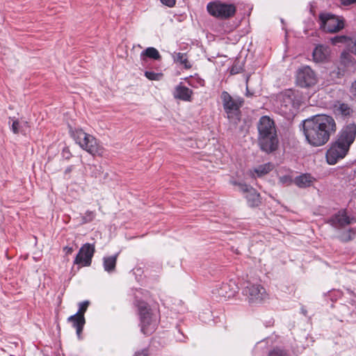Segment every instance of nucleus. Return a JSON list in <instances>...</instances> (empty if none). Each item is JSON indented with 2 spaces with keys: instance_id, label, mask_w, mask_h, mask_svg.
I'll return each instance as SVG.
<instances>
[{
  "instance_id": "obj_1",
  "label": "nucleus",
  "mask_w": 356,
  "mask_h": 356,
  "mask_svg": "<svg viewBox=\"0 0 356 356\" xmlns=\"http://www.w3.org/2000/svg\"><path fill=\"white\" fill-rule=\"evenodd\" d=\"M337 131L335 120L327 115H316L303 122V133L309 144L319 147L328 142Z\"/></svg>"
},
{
  "instance_id": "obj_2",
  "label": "nucleus",
  "mask_w": 356,
  "mask_h": 356,
  "mask_svg": "<svg viewBox=\"0 0 356 356\" xmlns=\"http://www.w3.org/2000/svg\"><path fill=\"white\" fill-rule=\"evenodd\" d=\"M356 136V125L350 124L339 133L336 141L332 143L326 153L327 162L334 165L347 154Z\"/></svg>"
},
{
  "instance_id": "obj_3",
  "label": "nucleus",
  "mask_w": 356,
  "mask_h": 356,
  "mask_svg": "<svg viewBox=\"0 0 356 356\" xmlns=\"http://www.w3.org/2000/svg\"><path fill=\"white\" fill-rule=\"evenodd\" d=\"M257 129L258 143L261 149L267 153L275 151L278 145V138L274 120L267 115L261 117Z\"/></svg>"
},
{
  "instance_id": "obj_4",
  "label": "nucleus",
  "mask_w": 356,
  "mask_h": 356,
  "mask_svg": "<svg viewBox=\"0 0 356 356\" xmlns=\"http://www.w3.org/2000/svg\"><path fill=\"white\" fill-rule=\"evenodd\" d=\"M140 316V326L144 334H151L156 329L159 323V316L153 313L147 303L140 302L138 305Z\"/></svg>"
},
{
  "instance_id": "obj_5",
  "label": "nucleus",
  "mask_w": 356,
  "mask_h": 356,
  "mask_svg": "<svg viewBox=\"0 0 356 356\" xmlns=\"http://www.w3.org/2000/svg\"><path fill=\"white\" fill-rule=\"evenodd\" d=\"M74 138L76 143L91 155H103L104 149L93 136L79 129L74 133Z\"/></svg>"
},
{
  "instance_id": "obj_6",
  "label": "nucleus",
  "mask_w": 356,
  "mask_h": 356,
  "mask_svg": "<svg viewBox=\"0 0 356 356\" xmlns=\"http://www.w3.org/2000/svg\"><path fill=\"white\" fill-rule=\"evenodd\" d=\"M221 99L228 119L236 124L240 120V108L243 104V99L239 97H232L226 91L222 92Z\"/></svg>"
},
{
  "instance_id": "obj_7",
  "label": "nucleus",
  "mask_w": 356,
  "mask_h": 356,
  "mask_svg": "<svg viewBox=\"0 0 356 356\" xmlns=\"http://www.w3.org/2000/svg\"><path fill=\"white\" fill-rule=\"evenodd\" d=\"M320 28L327 33H336L344 27L342 17L330 13H321L318 16Z\"/></svg>"
},
{
  "instance_id": "obj_8",
  "label": "nucleus",
  "mask_w": 356,
  "mask_h": 356,
  "mask_svg": "<svg viewBox=\"0 0 356 356\" xmlns=\"http://www.w3.org/2000/svg\"><path fill=\"white\" fill-rule=\"evenodd\" d=\"M243 293L247 297L250 304L258 305L268 298L266 289L258 284L248 282L243 290Z\"/></svg>"
},
{
  "instance_id": "obj_9",
  "label": "nucleus",
  "mask_w": 356,
  "mask_h": 356,
  "mask_svg": "<svg viewBox=\"0 0 356 356\" xmlns=\"http://www.w3.org/2000/svg\"><path fill=\"white\" fill-rule=\"evenodd\" d=\"M207 11L216 17L226 19L233 16L236 12V8L233 4L213 1L207 4Z\"/></svg>"
},
{
  "instance_id": "obj_10",
  "label": "nucleus",
  "mask_w": 356,
  "mask_h": 356,
  "mask_svg": "<svg viewBox=\"0 0 356 356\" xmlns=\"http://www.w3.org/2000/svg\"><path fill=\"white\" fill-rule=\"evenodd\" d=\"M318 82L315 72L309 66L300 68L296 74V83L302 88H311Z\"/></svg>"
},
{
  "instance_id": "obj_11",
  "label": "nucleus",
  "mask_w": 356,
  "mask_h": 356,
  "mask_svg": "<svg viewBox=\"0 0 356 356\" xmlns=\"http://www.w3.org/2000/svg\"><path fill=\"white\" fill-rule=\"evenodd\" d=\"M95 251V248L93 244L83 245L75 257L74 264L81 266H90Z\"/></svg>"
},
{
  "instance_id": "obj_12",
  "label": "nucleus",
  "mask_w": 356,
  "mask_h": 356,
  "mask_svg": "<svg viewBox=\"0 0 356 356\" xmlns=\"http://www.w3.org/2000/svg\"><path fill=\"white\" fill-rule=\"evenodd\" d=\"M280 106L284 113L293 115L298 110L300 103L298 100L295 99L293 92L289 91L282 96Z\"/></svg>"
},
{
  "instance_id": "obj_13",
  "label": "nucleus",
  "mask_w": 356,
  "mask_h": 356,
  "mask_svg": "<svg viewBox=\"0 0 356 356\" xmlns=\"http://www.w3.org/2000/svg\"><path fill=\"white\" fill-rule=\"evenodd\" d=\"M238 291V286L234 282L229 283L218 284L212 290L213 294L222 298H230L235 296Z\"/></svg>"
},
{
  "instance_id": "obj_14",
  "label": "nucleus",
  "mask_w": 356,
  "mask_h": 356,
  "mask_svg": "<svg viewBox=\"0 0 356 356\" xmlns=\"http://www.w3.org/2000/svg\"><path fill=\"white\" fill-rule=\"evenodd\" d=\"M330 221L334 227L341 228L351 224L353 221V218H350L347 216L346 211L341 210L332 216Z\"/></svg>"
},
{
  "instance_id": "obj_15",
  "label": "nucleus",
  "mask_w": 356,
  "mask_h": 356,
  "mask_svg": "<svg viewBox=\"0 0 356 356\" xmlns=\"http://www.w3.org/2000/svg\"><path fill=\"white\" fill-rule=\"evenodd\" d=\"M330 48L327 46L319 44L316 47L313 51V58L315 62H323L326 60L330 55Z\"/></svg>"
},
{
  "instance_id": "obj_16",
  "label": "nucleus",
  "mask_w": 356,
  "mask_h": 356,
  "mask_svg": "<svg viewBox=\"0 0 356 356\" xmlns=\"http://www.w3.org/2000/svg\"><path fill=\"white\" fill-rule=\"evenodd\" d=\"M67 321L71 323L73 327L76 329V334L79 338H81V334L86 323L84 316H80L76 314L70 316L67 318Z\"/></svg>"
},
{
  "instance_id": "obj_17",
  "label": "nucleus",
  "mask_w": 356,
  "mask_h": 356,
  "mask_svg": "<svg viewBox=\"0 0 356 356\" xmlns=\"http://www.w3.org/2000/svg\"><path fill=\"white\" fill-rule=\"evenodd\" d=\"M192 94V90L184 86H178L176 87L174 96L175 98L183 101H191Z\"/></svg>"
},
{
  "instance_id": "obj_18",
  "label": "nucleus",
  "mask_w": 356,
  "mask_h": 356,
  "mask_svg": "<svg viewBox=\"0 0 356 356\" xmlns=\"http://www.w3.org/2000/svg\"><path fill=\"white\" fill-rule=\"evenodd\" d=\"M315 181L309 174H303L296 177L294 182L299 188H307L312 186Z\"/></svg>"
},
{
  "instance_id": "obj_19",
  "label": "nucleus",
  "mask_w": 356,
  "mask_h": 356,
  "mask_svg": "<svg viewBox=\"0 0 356 356\" xmlns=\"http://www.w3.org/2000/svg\"><path fill=\"white\" fill-rule=\"evenodd\" d=\"M118 254L103 258V266L104 270L108 273H112L115 269L116 261Z\"/></svg>"
},
{
  "instance_id": "obj_20",
  "label": "nucleus",
  "mask_w": 356,
  "mask_h": 356,
  "mask_svg": "<svg viewBox=\"0 0 356 356\" xmlns=\"http://www.w3.org/2000/svg\"><path fill=\"white\" fill-rule=\"evenodd\" d=\"M146 58H149L154 60H160L161 56L156 48L147 47L140 54V59L142 60L145 61Z\"/></svg>"
},
{
  "instance_id": "obj_21",
  "label": "nucleus",
  "mask_w": 356,
  "mask_h": 356,
  "mask_svg": "<svg viewBox=\"0 0 356 356\" xmlns=\"http://www.w3.org/2000/svg\"><path fill=\"white\" fill-rule=\"evenodd\" d=\"M172 56L175 62L179 63L180 65H183L186 69H190L191 67V65L188 62L186 54L175 52Z\"/></svg>"
},
{
  "instance_id": "obj_22",
  "label": "nucleus",
  "mask_w": 356,
  "mask_h": 356,
  "mask_svg": "<svg viewBox=\"0 0 356 356\" xmlns=\"http://www.w3.org/2000/svg\"><path fill=\"white\" fill-rule=\"evenodd\" d=\"M273 168L274 165L271 163H267L260 165L257 168H254V172L257 173L258 177H261L270 172Z\"/></svg>"
},
{
  "instance_id": "obj_23",
  "label": "nucleus",
  "mask_w": 356,
  "mask_h": 356,
  "mask_svg": "<svg viewBox=\"0 0 356 356\" xmlns=\"http://www.w3.org/2000/svg\"><path fill=\"white\" fill-rule=\"evenodd\" d=\"M246 199L248 200L251 207L258 205L259 202V195L253 188V191H250L248 194L245 195Z\"/></svg>"
},
{
  "instance_id": "obj_24",
  "label": "nucleus",
  "mask_w": 356,
  "mask_h": 356,
  "mask_svg": "<svg viewBox=\"0 0 356 356\" xmlns=\"http://www.w3.org/2000/svg\"><path fill=\"white\" fill-rule=\"evenodd\" d=\"M335 112L343 116H348L352 113V109L346 104H340L335 106Z\"/></svg>"
},
{
  "instance_id": "obj_25",
  "label": "nucleus",
  "mask_w": 356,
  "mask_h": 356,
  "mask_svg": "<svg viewBox=\"0 0 356 356\" xmlns=\"http://www.w3.org/2000/svg\"><path fill=\"white\" fill-rule=\"evenodd\" d=\"M230 183L233 185V186H238V191H241V193L245 194V195L247 194H248V193L250 191H253V188L251 187L249 185H247L244 183H241V182H238L236 181H234V180H232L230 181Z\"/></svg>"
},
{
  "instance_id": "obj_26",
  "label": "nucleus",
  "mask_w": 356,
  "mask_h": 356,
  "mask_svg": "<svg viewBox=\"0 0 356 356\" xmlns=\"http://www.w3.org/2000/svg\"><path fill=\"white\" fill-rule=\"evenodd\" d=\"M90 302L88 300L81 302L79 304V310L75 314L80 316H84V313L86 312Z\"/></svg>"
},
{
  "instance_id": "obj_27",
  "label": "nucleus",
  "mask_w": 356,
  "mask_h": 356,
  "mask_svg": "<svg viewBox=\"0 0 356 356\" xmlns=\"http://www.w3.org/2000/svg\"><path fill=\"white\" fill-rule=\"evenodd\" d=\"M145 75L148 79L152 80V81H159L163 76V74L161 73H156L154 72H149V71L145 72Z\"/></svg>"
},
{
  "instance_id": "obj_28",
  "label": "nucleus",
  "mask_w": 356,
  "mask_h": 356,
  "mask_svg": "<svg viewBox=\"0 0 356 356\" xmlns=\"http://www.w3.org/2000/svg\"><path fill=\"white\" fill-rule=\"evenodd\" d=\"M268 356H290V355L285 350L275 348L269 353Z\"/></svg>"
},
{
  "instance_id": "obj_29",
  "label": "nucleus",
  "mask_w": 356,
  "mask_h": 356,
  "mask_svg": "<svg viewBox=\"0 0 356 356\" xmlns=\"http://www.w3.org/2000/svg\"><path fill=\"white\" fill-rule=\"evenodd\" d=\"M348 38L344 35L335 36L331 39V42L334 44H336L339 42H346Z\"/></svg>"
},
{
  "instance_id": "obj_30",
  "label": "nucleus",
  "mask_w": 356,
  "mask_h": 356,
  "mask_svg": "<svg viewBox=\"0 0 356 356\" xmlns=\"http://www.w3.org/2000/svg\"><path fill=\"white\" fill-rule=\"evenodd\" d=\"M11 129L14 134H18L19 131V123L17 120H15L13 122Z\"/></svg>"
},
{
  "instance_id": "obj_31",
  "label": "nucleus",
  "mask_w": 356,
  "mask_h": 356,
  "mask_svg": "<svg viewBox=\"0 0 356 356\" xmlns=\"http://www.w3.org/2000/svg\"><path fill=\"white\" fill-rule=\"evenodd\" d=\"M280 182L282 184H289L291 183V178L289 177V176H282V177H280Z\"/></svg>"
},
{
  "instance_id": "obj_32",
  "label": "nucleus",
  "mask_w": 356,
  "mask_h": 356,
  "mask_svg": "<svg viewBox=\"0 0 356 356\" xmlns=\"http://www.w3.org/2000/svg\"><path fill=\"white\" fill-rule=\"evenodd\" d=\"M160 1L163 5L166 6L169 8L173 7L176 3V0H160Z\"/></svg>"
},
{
  "instance_id": "obj_33",
  "label": "nucleus",
  "mask_w": 356,
  "mask_h": 356,
  "mask_svg": "<svg viewBox=\"0 0 356 356\" xmlns=\"http://www.w3.org/2000/svg\"><path fill=\"white\" fill-rule=\"evenodd\" d=\"M352 234H354V233L352 231H349L347 233H344L341 237V239L343 241H349L352 239Z\"/></svg>"
},
{
  "instance_id": "obj_34",
  "label": "nucleus",
  "mask_w": 356,
  "mask_h": 356,
  "mask_svg": "<svg viewBox=\"0 0 356 356\" xmlns=\"http://www.w3.org/2000/svg\"><path fill=\"white\" fill-rule=\"evenodd\" d=\"M343 5L348 6L356 3V0H341Z\"/></svg>"
},
{
  "instance_id": "obj_35",
  "label": "nucleus",
  "mask_w": 356,
  "mask_h": 356,
  "mask_svg": "<svg viewBox=\"0 0 356 356\" xmlns=\"http://www.w3.org/2000/svg\"><path fill=\"white\" fill-rule=\"evenodd\" d=\"M66 254H71L73 252V248L71 247H65L63 249Z\"/></svg>"
},
{
  "instance_id": "obj_36",
  "label": "nucleus",
  "mask_w": 356,
  "mask_h": 356,
  "mask_svg": "<svg viewBox=\"0 0 356 356\" xmlns=\"http://www.w3.org/2000/svg\"><path fill=\"white\" fill-rule=\"evenodd\" d=\"M134 356H147V354L145 351H143L141 353H138L135 354Z\"/></svg>"
},
{
  "instance_id": "obj_37",
  "label": "nucleus",
  "mask_w": 356,
  "mask_h": 356,
  "mask_svg": "<svg viewBox=\"0 0 356 356\" xmlns=\"http://www.w3.org/2000/svg\"><path fill=\"white\" fill-rule=\"evenodd\" d=\"M353 92H355V94L356 95V80L355 81V82L353 83Z\"/></svg>"
},
{
  "instance_id": "obj_38",
  "label": "nucleus",
  "mask_w": 356,
  "mask_h": 356,
  "mask_svg": "<svg viewBox=\"0 0 356 356\" xmlns=\"http://www.w3.org/2000/svg\"><path fill=\"white\" fill-rule=\"evenodd\" d=\"M231 73L232 74H236V73H238V71H236V70H234V68H232V70H231Z\"/></svg>"
}]
</instances>
